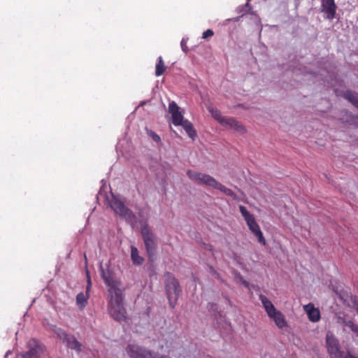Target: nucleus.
I'll return each instance as SVG.
<instances>
[{"instance_id": "f257e3e1", "label": "nucleus", "mask_w": 358, "mask_h": 358, "mask_svg": "<svg viewBox=\"0 0 358 358\" xmlns=\"http://www.w3.org/2000/svg\"><path fill=\"white\" fill-rule=\"evenodd\" d=\"M110 298L108 304V312L110 316L117 322L126 319V309L124 304V294L122 288L109 292Z\"/></svg>"}, {"instance_id": "f03ea898", "label": "nucleus", "mask_w": 358, "mask_h": 358, "mask_svg": "<svg viewBox=\"0 0 358 358\" xmlns=\"http://www.w3.org/2000/svg\"><path fill=\"white\" fill-rule=\"evenodd\" d=\"M259 297L269 318L275 322L279 329L286 328L287 322L285 315L275 308L272 302L266 296L259 294Z\"/></svg>"}, {"instance_id": "7ed1b4c3", "label": "nucleus", "mask_w": 358, "mask_h": 358, "mask_svg": "<svg viewBox=\"0 0 358 358\" xmlns=\"http://www.w3.org/2000/svg\"><path fill=\"white\" fill-rule=\"evenodd\" d=\"M165 287L169 305L173 308L177 303L180 287L177 279L170 273L165 275Z\"/></svg>"}, {"instance_id": "20e7f679", "label": "nucleus", "mask_w": 358, "mask_h": 358, "mask_svg": "<svg viewBox=\"0 0 358 358\" xmlns=\"http://www.w3.org/2000/svg\"><path fill=\"white\" fill-rule=\"evenodd\" d=\"M50 330L55 334L57 338H59L67 348L74 350L78 352L81 351L82 345L73 335L67 334L64 330L55 325H52L50 327Z\"/></svg>"}, {"instance_id": "39448f33", "label": "nucleus", "mask_w": 358, "mask_h": 358, "mask_svg": "<svg viewBox=\"0 0 358 358\" xmlns=\"http://www.w3.org/2000/svg\"><path fill=\"white\" fill-rule=\"evenodd\" d=\"M239 210L250 230L257 238L258 241L262 245H265V238L254 215L251 214L243 206H240Z\"/></svg>"}, {"instance_id": "423d86ee", "label": "nucleus", "mask_w": 358, "mask_h": 358, "mask_svg": "<svg viewBox=\"0 0 358 358\" xmlns=\"http://www.w3.org/2000/svg\"><path fill=\"white\" fill-rule=\"evenodd\" d=\"M108 205L114 213L124 218L126 220L131 222L134 220L135 215L128 208H127L124 202L117 196L111 194V198L108 199Z\"/></svg>"}, {"instance_id": "0eeeda50", "label": "nucleus", "mask_w": 358, "mask_h": 358, "mask_svg": "<svg viewBox=\"0 0 358 358\" xmlns=\"http://www.w3.org/2000/svg\"><path fill=\"white\" fill-rule=\"evenodd\" d=\"M326 344L331 358H349L350 353L341 350L338 339L331 331L327 333Z\"/></svg>"}, {"instance_id": "6e6552de", "label": "nucleus", "mask_w": 358, "mask_h": 358, "mask_svg": "<svg viewBox=\"0 0 358 358\" xmlns=\"http://www.w3.org/2000/svg\"><path fill=\"white\" fill-rule=\"evenodd\" d=\"M27 351L25 352L18 353L16 358H42L44 352L45 346L38 341L31 338L27 343Z\"/></svg>"}, {"instance_id": "1a4fd4ad", "label": "nucleus", "mask_w": 358, "mask_h": 358, "mask_svg": "<svg viewBox=\"0 0 358 358\" xmlns=\"http://www.w3.org/2000/svg\"><path fill=\"white\" fill-rule=\"evenodd\" d=\"M126 351L130 358H170L167 355L151 352L134 344L129 345Z\"/></svg>"}, {"instance_id": "9d476101", "label": "nucleus", "mask_w": 358, "mask_h": 358, "mask_svg": "<svg viewBox=\"0 0 358 358\" xmlns=\"http://www.w3.org/2000/svg\"><path fill=\"white\" fill-rule=\"evenodd\" d=\"M141 234L148 257L150 260L152 261L156 255L157 248L155 237L150 229L146 225L142 227Z\"/></svg>"}, {"instance_id": "9b49d317", "label": "nucleus", "mask_w": 358, "mask_h": 358, "mask_svg": "<svg viewBox=\"0 0 358 358\" xmlns=\"http://www.w3.org/2000/svg\"><path fill=\"white\" fill-rule=\"evenodd\" d=\"M187 176L192 181L202 185H206L213 188L216 184V180L210 175L194 170H188Z\"/></svg>"}, {"instance_id": "f8f14e48", "label": "nucleus", "mask_w": 358, "mask_h": 358, "mask_svg": "<svg viewBox=\"0 0 358 358\" xmlns=\"http://www.w3.org/2000/svg\"><path fill=\"white\" fill-rule=\"evenodd\" d=\"M169 111L172 116V122L175 126H180L185 122L183 115L180 111V108L176 102L172 101L169 105Z\"/></svg>"}, {"instance_id": "ddd939ff", "label": "nucleus", "mask_w": 358, "mask_h": 358, "mask_svg": "<svg viewBox=\"0 0 358 358\" xmlns=\"http://www.w3.org/2000/svg\"><path fill=\"white\" fill-rule=\"evenodd\" d=\"M221 125L228 129L244 134L246 131L245 127L236 120L230 117H224Z\"/></svg>"}, {"instance_id": "4468645a", "label": "nucleus", "mask_w": 358, "mask_h": 358, "mask_svg": "<svg viewBox=\"0 0 358 358\" xmlns=\"http://www.w3.org/2000/svg\"><path fill=\"white\" fill-rule=\"evenodd\" d=\"M322 10L326 14L327 18L333 19L336 10L334 0H322Z\"/></svg>"}, {"instance_id": "2eb2a0df", "label": "nucleus", "mask_w": 358, "mask_h": 358, "mask_svg": "<svg viewBox=\"0 0 358 358\" xmlns=\"http://www.w3.org/2000/svg\"><path fill=\"white\" fill-rule=\"evenodd\" d=\"M303 308L306 313L310 322H317L320 320V310L315 308L313 303H310L308 304L304 305Z\"/></svg>"}, {"instance_id": "dca6fc26", "label": "nucleus", "mask_w": 358, "mask_h": 358, "mask_svg": "<svg viewBox=\"0 0 358 358\" xmlns=\"http://www.w3.org/2000/svg\"><path fill=\"white\" fill-rule=\"evenodd\" d=\"M101 276L103 278L105 282L107 284V285L109 287L108 288V292L110 291H113L114 289H117L121 287L120 282L116 280H113L110 274L108 273H106L102 268H101Z\"/></svg>"}, {"instance_id": "f3484780", "label": "nucleus", "mask_w": 358, "mask_h": 358, "mask_svg": "<svg viewBox=\"0 0 358 358\" xmlns=\"http://www.w3.org/2000/svg\"><path fill=\"white\" fill-rule=\"evenodd\" d=\"M338 322H340L344 329L345 330L346 328H348L352 332H353L357 336H358V325L355 324L352 320H345L341 317L338 318Z\"/></svg>"}, {"instance_id": "a211bd4d", "label": "nucleus", "mask_w": 358, "mask_h": 358, "mask_svg": "<svg viewBox=\"0 0 358 358\" xmlns=\"http://www.w3.org/2000/svg\"><path fill=\"white\" fill-rule=\"evenodd\" d=\"M180 126L182 127L189 138H191L193 141L195 140L197 134L193 127V124L189 120H186L185 122L181 124Z\"/></svg>"}, {"instance_id": "6ab92c4d", "label": "nucleus", "mask_w": 358, "mask_h": 358, "mask_svg": "<svg viewBox=\"0 0 358 358\" xmlns=\"http://www.w3.org/2000/svg\"><path fill=\"white\" fill-rule=\"evenodd\" d=\"M131 259L136 265H141L143 262V258L139 255L138 249L134 246L131 247Z\"/></svg>"}, {"instance_id": "aec40b11", "label": "nucleus", "mask_w": 358, "mask_h": 358, "mask_svg": "<svg viewBox=\"0 0 358 358\" xmlns=\"http://www.w3.org/2000/svg\"><path fill=\"white\" fill-rule=\"evenodd\" d=\"M89 293H83L80 292L76 296V305L80 308L83 309L85 307L88 299H89Z\"/></svg>"}, {"instance_id": "412c9836", "label": "nucleus", "mask_w": 358, "mask_h": 358, "mask_svg": "<svg viewBox=\"0 0 358 358\" xmlns=\"http://www.w3.org/2000/svg\"><path fill=\"white\" fill-rule=\"evenodd\" d=\"M344 97L358 109V94L352 91H346Z\"/></svg>"}, {"instance_id": "4be33fe9", "label": "nucleus", "mask_w": 358, "mask_h": 358, "mask_svg": "<svg viewBox=\"0 0 358 358\" xmlns=\"http://www.w3.org/2000/svg\"><path fill=\"white\" fill-rule=\"evenodd\" d=\"M213 188L220 190V192H223L224 194L227 196H231L233 198L236 197L235 194L231 189L226 187L225 186H224L222 184L220 183L217 181H216V184L215 185Z\"/></svg>"}, {"instance_id": "5701e85b", "label": "nucleus", "mask_w": 358, "mask_h": 358, "mask_svg": "<svg viewBox=\"0 0 358 358\" xmlns=\"http://www.w3.org/2000/svg\"><path fill=\"white\" fill-rule=\"evenodd\" d=\"M166 69V66L164 65V62L162 59V57H159L157 59V63L155 66V75L157 76H160L162 75Z\"/></svg>"}, {"instance_id": "b1692460", "label": "nucleus", "mask_w": 358, "mask_h": 358, "mask_svg": "<svg viewBox=\"0 0 358 358\" xmlns=\"http://www.w3.org/2000/svg\"><path fill=\"white\" fill-rule=\"evenodd\" d=\"M208 110L211 115L221 124L224 118V117L222 115L221 112L214 107H209Z\"/></svg>"}, {"instance_id": "393cba45", "label": "nucleus", "mask_w": 358, "mask_h": 358, "mask_svg": "<svg viewBox=\"0 0 358 358\" xmlns=\"http://www.w3.org/2000/svg\"><path fill=\"white\" fill-rule=\"evenodd\" d=\"M146 133L154 141L159 143L161 141L159 136L153 131L146 128Z\"/></svg>"}, {"instance_id": "a878e982", "label": "nucleus", "mask_w": 358, "mask_h": 358, "mask_svg": "<svg viewBox=\"0 0 358 358\" xmlns=\"http://www.w3.org/2000/svg\"><path fill=\"white\" fill-rule=\"evenodd\" d=\"M213 34H214L213 31L212 29H207L206 31H205L203 33V34H202V38H203V39H206V38H208V37H211V36H213Z\"/></svg>"}, {"instance_id": "bb28decb", "label": "nucleus", "mask_w": 358, "mask_h": 358, "mask_svg": "<svg viewBox=\"0 0 358 358\" xmlns=\"http://www.w3.org/2000/svg\"><path fill=\"white\" fill-rule=\"evenodd\" d=\"M180 45H181L182 50L185 52H187V50H188V48H187V40L186 39H185V38L182 39V41L180 42Z\"/></svg>"}, {"instance_id": "cd10ccee", "label": "nucleus", "mask_w": 358, "mask_h": 358, "mask_svg": "<svg viewBox=\"0 0 358 358\" xmlns=\"http://www.w3.org/2000/svg\"><path fill=\"white\" fill-rule=\"evenodd\" d=\"M91 285H92L91 279H90V277L89 276V275L87 274V285L86 292L85 293H88L89 292L90 289V287H91Z\"/></svg>"}, {"instance_id": "c85d7f7f", "label": "nucleus", "mask_w": 358, "mask_h": 358, "mask_svg": "<svg viewBox=\"0 0 358 358\" xmlns=\"http://www.w3.org/2000/svg\"><path fill=\"white\" fill-rule=\"evenodd\" d=\"M10 353H11L10 350H8V351L6 352V355H5V357H7V356H8V355H10Z\"/></svg>"}, {"instance_id": "c756f323", "label": "nucleus", "mask_w": 358, "mask_h": 358, "mask_svg": "<svg viewBox=\"0 0 358 358\" xmlns=\"http://www.w3.org/2000/svg\"><path fill=\"white\" fill-rule=\"evenodd\" d=\"M349 358H358V356H355L350 354Z\"/></svg>"}]
</instances>
